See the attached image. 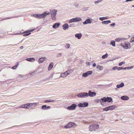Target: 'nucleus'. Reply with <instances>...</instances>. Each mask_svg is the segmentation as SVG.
<instances>
[{
	"label": "nucleus",
	"mask_w": 134,
	"mask_h": 134,
	"mask_svg": "<svg viewBox=\"0 0 134 134\" xmlns=\"http://www.w3.org/2000/svg\"><path fill=\"white\" fill-rule=\"evenodd\" d=\"M127 69V67H125L124 68H123V69Z\"/></svg>",
	"instance_id": "nucleus-59"
},
{
	"label": "nucleus",
	"mask_w": 134,
	"mask_h": 134,
	"mask_svg": "<svg viewBox=\"0 0 134 134\" xmlns=\"http://www.w3.org/2000/svg\"><path fill=\"white\" fill-rule=\"evenodd\" d=\"M130 44L127 42H125L124 43L122 42L120 44L121 47L125 49H128L130 48Z\"/></svg>",
	"instance_id": "nucleus-6"
},
{
	"label": "nucleus",
	"mask_w": 134,
	"mask_h": 134,
	"mask_svg": "<svg viewBox=\"0 0 134 134\" xmlns=\"http://www.w3.org/2000/svg\"><path fill=\"white\" fill-rule=\"evenodd\" d=\"M25 106L26 109L29 108L31 107L30 103H27V104H25Z\"/></svg>",
	"instance_id": "nucleus-29"
},
{
	"label": "nucleus",
	"mask_w": 134,
	"mask_h": 134,
	"mask_svg": "<svg viewBox=\"0 0 134 134\" xmlns=\"http://www.w3.org/2000/svg\"><path fill=\"white\" fill-rule=\"evenodd\" d=\"M88 7H87V8H83V10H87L88 9Z\"/></svg>",
	"instance_id": "nucleus-49"
},
{
	"label": "nucleus",
	"mask_w": 134,
	"mask_h": 134,
	"mask_svg": "<svg viewBox=\"0 0 134 134\" xmlns=\"http://www.w3.org/2000/svg\"><path fill=\"white\" fill-rule=\"evenodd\" d=\"M69 26L70 27H75V25L74 23H72L70 24Z\"/></svg>",
	"instance_id": "nucleus-36"
},
{
	"label": "nucleus",
	"mask_w": 134,
	"mask_h": 134,
	"mask_svg": "<svg viewBox=\"0 0 134 134\" xmlns=\"http://www.w3.org/2000/svg\"><path fill=\"white\" fill-rule=\"evenodd\" d=\"M32 16L36 17L35 14H34L32 15Z\"/></svg>",
	"instance_id": "nucleus-55"
},
{
	"label": "nucleus",
	"mask_w": 134,
	"mask_h": 134,
	"mask_svg": "<svg viewBox=\"0 0 134 134\" xmlns=\"http://www.w3.org/2000/svg\"><path fill=\"white\" fill-rule=\"evenodd\" d=\"M50 108V107L49 106H48L47 107H46V108L49 109Z\"/></svg>",
	"instance_id": "nucleus-56"
},
{
	"label": "nucleus",
	"mask_w": 134,
	"mask_h": 134,
	"mask_svg": "<svg viewBox=\"0 0 134 134\" xmlns=\"http://www.w3.org/2000/svg\"><path fill=\"white\" fill-rule=\"evenodd\" d=\"M53 64L52 62L51 63L48 68V70H50L53 67Z\"/></svg>",
	"instance_id": "nucleus-26"
},
{
	"label": "nucleus",
	"mask_w": 134,
	"mask_h": 134,
	"mask_svg": "<svg viewBox=\"0 0 134 134\" xmlns=\"http://www.w3.org/2000/svg\"><path fill=\"white\" fill-rule=\"evenodd\" d=\"M34 30V29H33V30H29L27 31H25L24 33L25 34V33H27L28 32H32Z\"/></svg>",
	"instance_id": "nucleus-33"
},
{
	"label": "nucleus",
	"mask_w": 134,
	"mask_h": 134,
	"mask_svg": "<svg viewBox=\"0 0 134 134\" xmlns=\"http://www.w3.org/2000/svg\"><path fill=\"white\" fill-rule=\"evenodd\" d=\"M124 83H123L122 82L119 85H116V87L118 88H120L122 87H124Z\"/></svg>",
	"instance_id": "nucleus-21"
},
{
	"label": "nucleus",
	"mask_w": 134,
	"mask_h": 134,
	"mask_svg": "<svg viewBox=\"0 0 134 134\" xmlns=\"http://www.w3.org/2000/svg\"><path fill=\"white\" fill-rule=\"evenodd\" d=\"M76 125L74 122H70L64 126V127L65 129H70L72 127H75Z\"/></svg>",
	"instance_id": "nucleus-3"
},
{
	"label": "nucleus",
	"mask_w": 134,
	"mask_h": 134,
	"mask_svg": "<svg viewBox=\"0 0 134 134\" xmlns=\"http://www.w3.org/2000/svg\"><path fill=\"white\" fill-rule=\"evenodd\" d=\"M76 96L80 98H85L88 97V93L82 92L77 94Z\"/></svg>",
	"instance_id": "nucleus-5"
},
{
	"label": "nucleus",
	"mask_w": 134,
	"mask_h": 134,
	"mask_svg": "<svg viewBox=\"0 0 134 134\" xmlns=\"http://www.w3.org/2000/svg\"><path fill=\"white\" fill-rule=\"evenodd\" d=\"M36 18H37V14H35Z\"/></svg>",
	"instance_id": "nucleus-60"
},
{
	"label": "nucleus",
	"mask_w": 134,
	"mask_h": 134,
	"mask_svg": "<svg viewBox=\"0 0 134 134\" xmlns=\"http://www.w3.org/2000/svg\"><path fill=\"white\" fill-rule=\"evenodd\" d=\"M82 20V19L80 17H75L70 19L69 20L68 22L69 23H72L80 21Z\"/></svg>",
	"instance_id": "nucleus-4"
},
{
	"label": "nucleus",
	"mask_w": 134,
	"mask_h": 134,
	"mask_svg": "<svg viewBox=\"0 0 134 134\" xmlns=\"http://www.w3.org/2000/svg\"><path fill=\"white\" fill-rule=\"evenodd\" d=\"M103 110L105 111H107L109 110L108 107L106 108H104L103 109Z\"/></svg>",
	"instance_id": "nucleus-37"
},
{
	"label": "nucleus",
	"mask_w": 134,
	"mask_h": 134,
	"mask_svg": "<svg viewBox=\"0 0 134 134\" xmlns=\"http://www.w3.org/2000/svg\"><path fill=\"white\" fill-rule=\"evenodd\" d=\"M50 13L48 11H46L43 13L39 14V19H41L45 18L47 15H49Z\"/></svg>",
	"instance_id": "nucleus-7"
},
{
	"label": "nucleus",
	"mask_w": 134,
	"mask_h": 134,
	"mask_svg": "<svg viewBox=\"0 0 134 134\" xmlns=\"http://www.w3.org/2000/svg\"><path fill=\"white\" fill-rule=\"evenodd\" d=\"M125 63V62H121L119 64V66H121L122 64H124Z\"/></svg>",
	"instance_id": "nucleus-38"
},
{
	"label": "nucleus",
	"mask_w": 134,
	"mask_h": 134,
	"mask_svg": "<svg viewBox=\"0 0 134 134\" xmlns=\"http://www.w3.org/2000/svg\"><path fill=\"white\" fill-rule=\"evenodd\" d=\"M44 58H39L38 59V62L40 63H41L43 62L45 60Z\"/></svg>",
	"instance_id": "nucleus-27"
},
{
	"label": "nucleus",
	"mask_w": 134,
	"mask_h": 134,
	"mask_svg": "<svg viewBox=\"0 0 134 134\" xmlns=\"http://www.w3.org/2000/svg\"><path fill=\"white\" fill-rule=\"evenodd\" d=\"M37 18L39 19V14H37Z\"/></svg>",
	"instance_id": "nucleus-52"
},
{
	"label": "nucleus",
	"mask_w": 134,
	"mask_h": 134,
	"mask_svg": "<svg viewBox=\"0 0 134 134\" xmlns=\"http://www.w3.org/2000/svg\"><path fill=\"white\" fill-rule=\"evenodd\" d=\"M18 65H19V64H18H18L17 65H16L14 66H13L12 68V69H16V68H17V66H18Z\"/></svg>",
	"instance_id": "nucleus-39"
},
{
	"label": "nucleus",
	"mask_w": 134,
	"mask_h": 134,
	"mask_svg": "<svg viewBox=\"0 0 134 134\" xmlns=\"http://www.w3.org/2000/svg\"><path fill=\"white\" fill-rule=\"evenodd\" d=\"M77 107L76 104H72L71 106H69L67 107V109L69 110H73L75 109Z\"/></svg>",
	"instance_id": "nucleus-8"
},
{
	"label": "nucleus",
	"mask_w": 134,
	"mask_h": 134,
	"mask_svg": "<svg viewBox=\"0 0 134 134\" xmlns=\"http://www.w3.org/2000/svg\"><path fill=\"white\" fill-rule=\"evenodd\" d=\"M109 110H112L116 108L115 105H112L108 107Z\"/></svg>",
	"instance_id": "nucleus-16"
},
{
	"label": "nucleus",
	"mask_w": 134,
	"mask_h": 134,
	"mask_svg": "<svg viewBox=\"0 0 134 134\" xmlns=\"http://www.w3.org/2000/svg\"><path fill=\"white\" fill-rule=\"evenodd\" d=\"M96 93L94 92H92L91 91H89L88 93V96L90 97H94L96 96Z\"/></svg>",
	"instance_id": "nucleus-12"
},
{
	"label": "nucleus",
	"mask_w": 134,
	"mask_h": 134,
	"mask_svg": "<svg viewBox=\"0 0 134 134\" xmlns=\"http://www.w3.org/2000/svg\"><path fill=\"white\" fill-rule=\"evenodd\" d=\"M94 125L92 124L89 127L90 131H92L93 130V129H94Z\"/></svg>",
	"instance_id": "nucleus-24"
},
{
	"label": "nucleus",
	"mask_w": 134,
	"mask_h": 134,
	"mask_svg": "<svg viewBox=\"0 0 134 134\" xmlns=\"http://www.w3.org/2000/svg\"><path fill=\"white\" fill-rule=\"evenodd\" d=\"M64 74L66 76H67L68 75V73L67 72H66V71H65L64 72Z\"/></svg>",
	"instance_id": "nucleus-46"
},
{
	"label": "nucleus",
	"mask_w": 134,
	"mask_h": 134,
	"mask_svg": "<svg viewBox=\"0 0 134 134\" xmlns=\"http://www.w3.org/2000/svg\"><path fill=\"white\" fill-rule=\"evenodd\" d=\"M24 48V47L23 46H21L20 47V49H23Z\"/></svg>",
	"instance_id": "nucleus-54"
},
{
	"label": "nucleus",
	"mask_w": 134,
	"mask_h": 134,
	"mask_svg": "<svg viewBox=\"0 0 134 134\" xmlns=\"http://www.w3.org/2000/svg\"><path fill=\"white\" fill-rule=\"evenodd\" d=\"M88 65H90V62H88L86 63Z\"/></svg>",
	"instance_id": "nucleus-53"
},
{
	"label": "nucleus",
	"mask_w": 134,
	"mask_h": 134,
	"mask_svg": "<svg viewBox=\"0 0 134 134\" xmlns=\"http://www.w3.org/2000/svg\"><path fill=\"white\" fill-rule=\"evenodd\" d=\"M112 100V99L111 97H104L101 98L100 99H97L95 100V102L98 103L99 102H100L101 104L103 105L104 103L107 102H111Z\"/></svg>",
	"instance_id": "nucleus-1"
},
{
	"label": "nucleus",
	"mask_w": 134,
	"mask_h": 134,
	"mask_svg": "<svg viewBox=\"0 0 134 134\" xmlns=\"http://www.w3.org/2000/svg\"><path fill=\"white\" fill-rule=\"evenodd\" d=\"M132 7H134V5H132Z\"/></svg>",
	"instance_id": "nucleus-62"
},
{
	"label": "nucleus",
	"mask_w": 134,
	"mask_h": 134,
	"mask_svg": "<svg viewBox=\"0 0 134 134\" xmlns=\"http://www.w3.org/2000/svg\"><path fill=\"white\" fill-rule=\"evenodd\" d=\"M88 105V102H85L83 103H79L78 106L80 107H87Z\"/></svg>",
	"instance_id": "nucleus-9"
},
{
	"label": "nucleus",
	"mask_w": 134,
	"mask_h": 134,
	"mask_svg": "<svg viewBox=\"0 0 134 134\" xmlns=\"http://www.w3.org/2000/svg\"><path fill=\"white\" fill-rule=\"evenodd\" d=\"M115 41H111L110 42V44L112 45L113 46H115Z\"/></svg>",
	"instance_id": "nucleus-30"
},
{
	"label": "nucleus",
	"mask_w": 134,
	"mask_h": 134,
	"mask_svg": "<svg viewBox=\"0 0 134 134\" xmlns=\"http://www.w3.org/2000/svg\"><path fill=\"white\" fill-rule=\"evenodd\" d=\"M97 68L98 69L100 70H103V67L102 66L99 65H97Z\"/></svg>",
	"instance_id": "nucleus-28"
},
{
	"label": "nucleus",
	"mask_w": 134,
	"mask_h": 134,
	"mask_svg": "<svg viewBox=\"0 0 134 134\" xmlns=\"http://www.w3.org/2000/svg\"><path fill=\"white\" fill-rule=\"evenodd\" d=\"M133 68V66H132L131 67H127V69H131Z\"/></svg>",
	"instance_id": "nucleus-47"
},
{
	"label": "nucleus",
	"mask_w": 134,
	"mask_h": 134,
	"mask_svg": "<svg viewBox=\"0 0 134 134\" xmlns=\"http://www.w3.org/2000/svg\"><path fill=\"white\" fill-rule=\"evenodd\" d=\"M25 104H23L21 106H20L18 108H25Z\"/></svg>",
	"instance_id": "nucleus-34"
},
{
	"label": "nucleus",
	"mask_w": 134,
	"mask_h": 134,
	"mask_svg": "<svg viewBox=\"0 0 134 134\" xmlns=\"http://www.w3.org/2000/svg\"><path fill=\"white\" fill-rule=\"evenodd\" d=\"M26 60L30 62H32V60L35 61V59L33 58H28L26 59Z\"/></svg>",
	"instance_id": "nucleus-22"
},
{
	"label": "nucleus",
	"mask_w": 134,
	"mask_h": 134,
	"mask_svg": "<svg viewBox=\"0 0 134 134\" xmlns=\"http://www.w3.org/2000/svg\"><path fill=\"white\" fill-rule=\"evenodd\" d=\"M117 66H114L112 68V69L114 70H117Z\"/></svg>",
	"instance_id": "nucleus-45"
},
{
	"label": "nucleus",
	"mask_w": 134,
	"mask_h": 134,
	"mask_svg": "<svg viewBox=\"0 0 134 134\" xmlns=\"http://www.w3.org/2000/svg\"><path fill=\"white\" fill-rule=\"evenodd\" d=\"M92 73V71H88L85 73L83 74L82 76L86 77L88 76V75L91 74Z\"/></svg>",
	"instance_id": "nucleus-11"
},
{
	"label": "nucleus",
	"mask_w": 134,
	"mask_h": 134,
	"mask_svg": "<svg viewBox=\"0 0 134 134\" xmlns=\"http://www.w3.org/2000/svg\"><path fill=\"white\" fill-rule=\"evenodd\" d=\"M10 18H8L7 19H9Z\"/></svg>",
	"instance_id": "nucleus-64"
},
{
	"label": "nucleus",
	"mask_w": 134,
	"mask_h": 134,
	"mask_svg": "<svg viewBox=\"0 0 134 134\" xmlns=\"http://www.w3.org/2000/svg\"><path fill=\"white\" fill-rule=\"evenodd\" d=\"M54 100L52 99H48L44 100V102H45L46 103H48L49 102H54Z\"/></svg>",
	"instance_id": "nucleus-23"
},
{
	"label": "nucleus",
	"mask_w": 134,
	"mask_h": 134,
	"mask_svg": "<svg viewBox=\"0 0 134 134\" xmlns=\"http://www.w3.org/2000/svg\"><path fill=\"white\" fill-rule=\"evenodd\" d=\"M50 11L51 12V17L52 19L54 21L56 20V15L57 14V10L56 9H50Z\"/></svg>",
	"instance_id": "nucleus-2"
},
{
	"label": "nucleus",
	"mask_w": 134,
	"mask_h": 134,
	"mask_svg": "<svg viewBox=\"0 0 134 134\" xmlns=\"http://www.w3.org/2000/svg\"><path fill=\"white\" fill-rule=\"evenodd\" d=\"M117 69L118 70H122L123 69V67H117Z\"/></svg>",
	"instance_id": "nucleus-44"
},
{
	"label": "nucleus",
	"mask_w": 134,
	"mask_h": 134,
	"mask_svg": "<svg viewBox=\"0 0 134 134\" xmlns=\"http://www.w3.org/2000/svg\"><path fill=\"white\" fill-rule=\"evenodd\" d=\"M121 99L123 100H127L129 99V97L126 96H123L121 97Z\"/></svg>",
	"instance_id": "nucleus-19"
},
{
	"label": "nucleus",
	"mask_w": 134,
	"mask_h": 134,
	"mask_svg": "<svg viewBox=\"0 0 134 134\" xmlns=\"http://www.w3.org/2000/svg\"><path fill=\"white\" fill-rule=\"evenodd\" d=\"M130 42H134V36L131 38L130 40Z\"/></svg>",
	"instance_id": "nucleus-40"
},
{
	"label": "nucleus",
	"mask_w": 134,
	"mask_h": 134,
	"mask_svg": "<svg viewBox=\"0 0 134 134\" xmlns=\"http://www.w3.org/2000/svg\"><path fill=\"white\" fill-rule=\"evenodd\" d=\"M108 54L107 53H106L105 54L103 55L102 57V58L103 59H104L106 58H107L108 57Z\"/></svg>",
	"instance_id": "nucleus-31"
},
{
	"label": "nucleus",
	"mask_w": 134,
	"mask_h": 134,
	"mask_svg": "<svg viewBox=\"0 0 134 134\" xmlns=\"http://www.w3.org/2000/svg\"><path fill=\"white\" fill-rule=\"evenodd\" d=\"M115 23H113L110 25V26H113V27H114L115 26Z\"/></svg>",
	"instance_id": "nucleus-43"
},
{
	"label": "nucleus",
	"mask_w": 134,
	"mask_h": 134,
	"mask_svg": "<svg viewBox=\"0 0 134 134\" xmlns=\"http://www.w3.org/2000/svg\"><path fill=\"white\" fill-rule=\"evenodd\" d=\"M62 55V54L61 53L58 54H57V57H60Z\"/></svg>",
	"instance_id": "nucleus-50"
},
{
	"label": "nucleus",
	"mask_w": 134,
	"mask_h": 134,
	"mask_svg": "<svg viewBox=\"0 0 134 134\" xmlns=\"http://www.w3.org/2000/svg\"><path fill=\"white\" fill-rule=\"evenodd\" d=\"M72 71V70L71 69L68 70L66 71V72H67L68 75H69L70 73Z\"/></svg>",
	"instance_id": "nucleus-42"
},
{
	"label": "nucleus",
	"mask_w": 134,
	"mask_h": 134,
	"mask_svg": "<svg viewBox=\"0 0 134 134\" xmlns=\"http://www.w3.org/2000/svg\"><path fill=\"white\" fill-rule=\"evenodd\" d=\"M47 106L46 105H43L42 107V109L43 110H45L46 109Z\"/></svg>",
	"instance_id": "nucleus-32"
},
{
	"label": "nucleus",
	"mask_w": 134,
	"mask_h": 134,
	"mask_svg": "<svg viewBox=\"0 0 134 134\" xmlns=\"http://www.w3.org/2000/svg\"><path fill=\"white\" fill-rule=\"evenodd\" d=\"M69 26L68 24L66 23L65 24L62 26L63 29L65 30L68 29L69 28Z\"/></svg>",
	"instance_id": "nucleus-14"
},
{
	"label": "nucleus",
	"mask_w": 134,
	"mask_h": 134,
	"mask_svg": "<svg viewBox=\"0 0 134 134\" xmlns=\"http://www.w3.org/2000/svg\"><path fill=\"white\" fill-rule=\"evenodd\" d=\"M31 34V33H30L29 34H25L24 35V36H27L29 35L30 34Z\"/></svg>",
	"instance_id": "nucleus-48"
},
{
	"label": "nucleus",
	"mask_w": 134,
	"mask_h": 134,
	"mask_svg": "<svg viewBox=\"0 0 134 134\" xmlns=\"http://www.w3.org/2000/svg\"><path fill=\"white\" fill-rule=\"evenodd\" d=\"M102 43L103 44H106V42L105 41L103 42Z\"/></svg>",
	"instance_id": "nucleus-57"
},
{
	"label": "nucleus",
	"mask_w": 134,
	"mask_h": 134,
	"mask_svg": "<svg viewBox=\"0 0 134 134\" xmlns=\"http://www.w3.org/2000/svg\"><path fill=\"white\" fill-rule=\"evenodd\" d=\"M111 21L110 20H108L107 21H102L101 23L102 25H107L109 23H111Z\"/></svg>",
	"instance_id": "nucleus-20"
},
{
	"label": "nucleus",
	"mask_w": 134,
	"mask_h": 134,
	"mask_svg": "<svg viewBox=\"0 0 134 134\" xmlns=\"http://www.w3.org/2000/svg\"><path fill=\"white\" fill-rule=\"evenodd\" d=\"M17 45V44H15L14 45H13V46H16Z\"/></svg>",
	"instance_id": "nucleus-61"
},
{
	"label": "nucleus",
	"mask_w": 134,
	"mask_h": 134,
	"mask_svg": "<svg viewBox=\"0 0 134 134\" xmlns=\"http://www.w3.org/2000/svg\"><path fill=\"white\" fill-rule=\"evenodd\" d=\"M60 76L62 77H66V76H65V75L64 74V73H63L61 74Z\"/></svg>",
	"instance_id": "nucleus-41"
},
{
	"label": "nucleus",
	"mask_w": 134,
	"mask_h": 134,
	"mask_svg": "<svg viewBox=\"0 0 134 134\" xmlns=\"http://www.w3.org/2000/svg\"><path fill=\"white\" fill-rule=\"evenodd\" d=\"M115 90H117V88H115Z\"/></svg>",
	"instance_id": "nucleus-63"
},
{
	"label": "nucleus",
	"mask_w": 134,
	"mask_h": 134,
	"mask_svg": "<svg viewBox=\"0 0 134 134\" xmlns=\"http://www.w3.org/2000/svg\"><path fill=\"white\" fill-rule=\"evenodd\" d=\"M109 18L108 17L106 16V17H100L99 18V20L101 21H103V20L105 19H108Z\"/></svg>",
	"instance_id": "nucleus-25"
},
{
	"label": "nucleus",
	"mask_w": 134,
	"mask_h": 134,
	"mask_svg": "<svg viewBox=\"0 0 134 134\" xmlns=\"http://www.w3.org/2000/svg\"><path fill=\"white\" fill-rule=\"evenodd\" d=\"M31 106L32 108H34L39 103H30Z\"/></svg>",
	"instance_id": "nucleus-17"
},
{
	"label": "nucleus",
	"mask_w": 134,
	"mask_h": 134,
	"mask_svg": "<svg viewBox=\"0 0 134 134\" xmlns=\"http://www.w3.org/2000/svg\"><path fill=\"white\" fill-rule=\"evenodd\" d=\"M79 5L78 4H77V5H75V6L76 7H77Z\"/></svg>",
	"instance_id": "nucleus-58"
},
{
	"label": "nucleus",
	"mask_w": 134,
	"mask_h": 134,
	"mask_svg": "<svg viewBox=\"0 0 134 134\" xmlns=\"http://www.w3.org/2000/svg\"><path fill=\"white\" fill-rule=\"evenodd\" d=\"M70 47V45L69 43L66 44V46H65V47L67 48H69Z\"/></svg>",
	"instance_id": "nucleus-35"
},
{
	"label": "nucleus",
	"mask_w": 134,
	"mask_h": 134,
	"mask_svg": "<svg viewBox=\"0 0 134 134\" xmlns=\"http://www.w3.org/2000/svg\"><path fill=\"white\" fill-rule=\"evenodd\" d=\"M60 25V23H54L53 26V27L54 29L58 28Z\"/></svg>",
	"instance_id": "nucleus-15"
},
{
	"label": "nucleus",
	"mask_w": 134,
	"mask_h": 134,
	"mask_svg": "<svg viewBox=\"0 0 134 134\" xmlns=\"http://www.w3.org/2000/svg\"><path fill=\"white\" fill-rule=\"evenodd\" d=\"M127 38L119 37L115 39V41L117 42H122L125 41Z\"/></svg>",
	"instance_id": "nucleus-10"
},
{
	"label": "nucleus",
	"mask_w": 134,
	"mask_h": 134,
	"mask_svg": "<svg viewBox=\"0 0 134 134\" xmlns=\"http://www.w3.org/2000/svg\"><path fill=\"white\" fill-rule=\"evenodd\" d=\"M92 19H87L85 21L83 22V23L84 25L91 23L92 22Z\"/></svg>",
	"instance_id": "nucleus-13"
},
{
	"label": "nucleus",
	"mask_w": 134,
	"mask_h": 134,
	"mask_svg": "<svg viewBox=\"0 0 134 134\" xmlns=\"http://www.w3.org/2000/svg\"><path fill=\"white\" fill-rule=\"evenodd\" d=\"M82 36V35L81 33L76 34L75 35V37L78 39H80Z\"/></svg>",
	"instance_id": "nucleus-18"
},
{
	"label": "nucleus",
	"mask_w": 134,
	"mask_h": 134,
	"mask_svg": "<svg viewBox=\"0 0 134 134\" xmlns=\"http://www.w3.org/2000/svg\"><path fill=\"white\" fill-rule=\"evenodd\" d=\"M93 67H94L96 66V64L95 63H93L92 65Z\"/></svg>",
	"instance_id": "nucleus-51"
}]
</instances>
